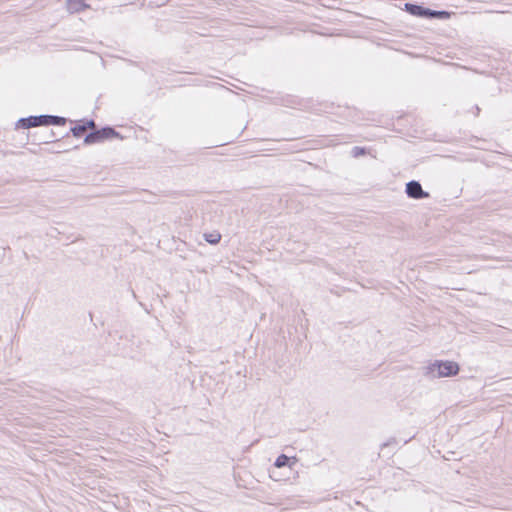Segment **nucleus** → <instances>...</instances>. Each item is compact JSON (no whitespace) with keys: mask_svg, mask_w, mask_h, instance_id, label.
Listing matches in <instances>:
<instances>
[{"mask_svg":"<svg viewBox=\"0 0 512 512\" xmlns=\"http://www.w3.org/2000/svg\"><path fill=\"white\" fill-rule=\"evenodd\" d=\"M37 126H44V117L40 116H30L28 118H21L17 122V127L21 128H31Z\"/></svg>","mask_w":512,"mask_h":512,"instance_id":"20e7f679","label":"nucleus"},{"mask_svg":"<svg viewBox=\"0 0 512 512\" xmlns=\"http://www.w3.org/2000/svg\"><path fill=\"white\" fill-rule=\"evenodd\" d=\"M44 125H64L66 119L59 116L43 115Z\"/></svg>","mask_w":512,"mask_h":512,"instance_id":"423d86ee","label":"nucleus"},{"mask_svg":"<svg viewBox=\"0 0 512 512\" xmlns=\"http://www.w3.org/2000/svg\"><path fill=\"white\" fill-rule=\"evenodd\" d=\"M90 6L86 4L83 0H67L66 1V9L69 13H78L85 9H88Z\"/></svg>","mask_w":512,"mask_h":512,"instance_id":"39448f33","label":"nucleus"},{"mask_svg":"<svg viewBox=\"0 0 512 512\" xmlns=\"http://www.w3.org/2000/svg\"><path fill=\"white\" fill-rule=\"evenodd\" d=\"M99 133L101 134L102 141L104 139L113 137L117 134L114 129L109 128V127L99 130Z\"/></svg>","mask_w":512,"mask_h":512,"instance_id":"1a4fd4ad","label":"nucleus"},{"mask_svg":"<svg viewBox=\"0 0 512 512\" xmlns=\"http://www.w3.org/2000/svg\"><path fill=\"white\" fill-rule=\"evenodd\" d=\"M406 193L408 197L413 199H422L429 196V194L422 189L421 184L414 180L406 184Z\"/></svg>","mask_w":512,"mask_h":512,"instance_id":"f03ea898","label":"nucleus"},{"mask_svg":"<svg viewBox=\"0 0 512 512\" xmlns=\"http://www.w3.org/2000/svg\"><path fill=\"white\" fill-rule=\"evenodd\" d=\"M87 130L85 125H77L71 129V132L75 137H81Z\"/></svg>","mask_w":512,"mask_h":512,"instance_id":"9b49d317","label":"nucleus"},{"mask_svg":"<svg viewBox=\"0 0 512 512\" xmlns=\"http://www.w3.org/2000/svg\"><path fill=\"white\" fill-rule=\"evenodd\" d=\"M405 10L409 12L411 15L426 17V18H434L435 10H431L429 8L422 7L420 5L406 3Z\"/></svg>","mask_w":512,"mask_h":512,"instance_id":"7ed1b4c3","label":"nucleus"},{"mask_svg":"<svg viewBox=\"0 0 512 512\" xmlns=\"http://www.w3.org/2000/svg\"><path fill=\"white\" fill-rule=\"evenodd\" d=\"M204 239L210 244H217L221 240V235L218 232L205 233Z\"/></svg>","mask_w":512,"mask_h":512,"instance_id":"6e6552de","label":"nucleus"},{"mask_svg":"<svg viewBox=\"0 0 512 512\" xmlns=\"http://www.w3.org/2000/svg\"><path fill=\"white\" fill-rule=\"evenodd\" d=\"M289 462V458L284 455V454H281L280 456H278V458L276 459L275 461V466L277 468H282L284 466H286Z\"/></svg>","mask_w":512,"mask_h":512,"instance_id":"f8f14e48","label":"nucleus"},{"mask_svg":"<svg viewBox=\"0 0 512 512\" xmlns=\"http://www.w3.org/2000/svg\"><path fill=\"white\" fill-rule=\"evenodd\" d=\"M88 128L94 129L95 128V122L93 120L88 121L86 124H84Z\"/></svg>","mask_w":512,"mask_h":512,"instance_id":"4468645a","label":"nucleus"},{"mask_svg":"<svg viewBox=\"0 0 512 512\" xmlns=\"http://www.w3.org/2000/svg\"><path fill=\"white\" fill-rule=\"evenodd\" d=\"M449 16V13L446 11H435L434 18H446Z\"/></svg>","mask_w":512,"mask_h":512,"instance_id":"ddd939ff","label":"nucleus"},{"mask_svg":"<svg viewBox=\"0 0 512 512\" xmlns=\"http://www.w3.org/2000/svg\"><path fill=\"white\" fill-rule=\"evenodd\" d=\"M367 154V150L363 147L355 146L351 150V156L354 158H358L360 156H364Z\"/></svg>","mask_w":512,"mask_h":512,"instance_id":"9d476101","label":"nucleus"},{"mask_svg":"<svg viewBox=\"0 0 512 512\" xmlns=\"http://www.w3.org/2000/svg\"><path fill=\"white\" fill-rule=\"evenodd\" d=\"M101 141H102V138H101V134L99 133V130L89 133L84 139V142L86 144H93V143H98Z\"/></svg>","mask_w":512,"mask_h":512,"instance_id":"0eeeda50","label":"nucleus"},{"mask_svg":"<svg viewBox=\"0 0 512 512\" xmlns=\"http://www.w3.org/2000/svg\"><path fill=\"white\" fill-rule=\"evenodd\" d=\"M459 365L453 361H435L426 367L425 375L429 378H441L456 375Z\"/></svg>","mask_w":512,"mask_h":512,"instance_id":"f257e3e1","label":"nucleus"}]
</instances>
